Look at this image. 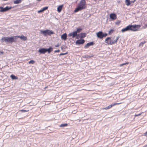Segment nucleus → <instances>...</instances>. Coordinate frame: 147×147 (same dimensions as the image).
<instances>
[{"label":"nucleus","mask_w":147,"mask_h":147,"mask_svg":"<svg viewBox=\"0 0 147 147\" xmlns=\"http://www.w3.org/2000/svg\"><path fill=\"white\" fill-rule=\"evenodd\" d=\"M18 38H20L21 39L25 41L27 40V38L26 36H25L23 35L20 36H12L11 37H3L1 40L3 42H9V43H11L13 42H15L16 41L15 40L16 39Z\"/></svg>","instance_id":"f257e3e1"},{"label":"nucleus","mask_w":147,"mask_h":147,"mask_svg":"<svg viewBox=\"0 0 147 147\" xmlns=\"http://www.w3.org/2000/svg\"><path fill=\"white\" fill-rule=\"evenodd\" d=\"M86 7V2L85 0H81L77 7L75 9L74 12H77L81 10L85 9Z\"/></svg>","instance_id":"f03ea898"},{"label":"nucleus","mask_w":147,"mask_h":147,"mask_svg":"<svg viewBox=\"0 0 147 147\" xmlns=\"http://www.w3.org/2000/svg\"><path fill=\"white\" fill-rule=\"evenodd\" d=\"M115 38V36H114L112 38L110 37H107L105 40V43L108 45H112L116 43L119 39V37H117L115 39H114Z\"/></svg>","instance_id":"7ed1b4c3"},{"label":"nucleus","mask_w":147,"mask_h":147,"mask_svg":"<svg viewBox=\"0 0 147 147\" xmlns=\"http://www.w3.org/2000/svg\"><path fill=\"white\" fill-rule=\"evenodd\" d=\"M130 30L133 31H136L138 30L141 26L140 25H129Z\"/></svg>","instance_id":"20e7f679"},{"label":"nucleus","mask_w":147,"mask_h":147,"mask_svg":"<svg viewBox=\"0 0 147 147\" xmlns=\"http://www.w3.org/2000/svg\"><path fill=\"white\" fill-rule=\"evenodd\" d=\"M40 33L45 36L47 35H50L51 34H53L54 33V32L52 30H41L40 31Z\"/></svg>","instance_id":"39448f33"},{"label":"nucleus","mask_w":147,"mask_h":147,"mask_svg":"<svg viewBox=\"0 0 147 147\" xmlns=\"http://www.w3.org/2000/svg\"><path fill=\"white\" fill-rule=\"evenodd\" d=\"M97 37L100 38L102 39L104 37H105L107 36V34L106 33H103L102 31H99L96 33Z\"/></svg>","instance_id":"423d86ee"},{"label":"nucleus","mask_w":147,"mask_h":147,"mask_svg":"<svg viewBox=\"0 0 147 147\" xmlns=\"http://www.w3.org/2000/svg\"><path fill=\"white\" fill-rule=\"evenodd\" d=\"M12 7H9L8 6H7L6 7H5V8H3L2 7H0V12H5L6 11H8V10L11 9Z\"/></svg>","instance_id":"0eeeda50"},{"label":"nucleus","mask_w":147,"mask_h":147,"mask_svg":"<svg viewBox=\"0 0 147 147\" xmlns=\"http://www.w3.org/2000/svg\"><path fill=\"white\" fill-rule=\"evenodd\" d=\"M121 103H122L121 102L119 103H113V104H112L109 105V106H108L107 107L103 108L102 109H105V110L109 109L111 108L113 106H114L115 105H119Z\"/></svg>","instance_id":"6e6552de"},{"label":"nucleus","mask_w":147,"mask_h":147,"mask_svg":"<svg viewBox=\"0 0 147 147\" xmlns=\"http://www.w3.org/2000/svg\"><path fill=\"white\" fill-rule=\"evenodd\" d=\"M77 36V34L76 32H71L68 34V36H72L73 38H74Z\"/></svg>","instance_id":"1a4fd4ad"},{"label":"nucleus","mask_w":147,"mask_h":147,"mask_svg":"<svg viewBox=\"0 0 147 147\" xmlns=\"http://www.w3.org/2000/svg\"><path fill=\"white\" fill-rule=\"evenodd\" d=\"M110 18L113 20H115L117 19V15L114 13H111L110 15Z\"/></svg>","instance_id":"9d476101"},{"label":"nucleus","mask_w":147,"mask_h":147,"mask_svg":"<svg viewBox=\"0 0 147 147\" xmlns=\"http://www.w3.org/2000/svg\"><path fill=\"white\" fill-rule=\"evenodd\" d=\"M38 52L41 54H45L46 52V49L42 48L39 49Z\"/></svg>","instance_id":"9b49d317"},{"label":"nucleus","mask_w":147,"mask_h":147,"mask_svg":"<svg viewBox=\"0 0 147 147\" xmlns=\"http://www.w3.org/2000/svg\"><path fill=\"white\" fill-rule=\"evenodd\" d=\"M130 27H129V25H128L127 27H126L125 28H123L121 30V31L123 32H124L130 30Z\"/></svg>","instance_id":"f8f14e48"},{"label":"nucleus","mask_w":147,"mask_h":147,"mask_svg":"<svg viewBox=\"0 0 147 147\" xmlns=\"http://www.w3.org/2000/svg\"><path fill=\"white\" fill-rule=\"evenodd\" d=\"M94 43L93 42H91L87 43L85 46L84 48L85 49L87 48L88 47L93 45Z\"/></svg>","instance_id":"ddd939ff"},{"label":"nucleus","mask_w":147,"mask_h":147,"mask_svg":"<svg viewBox=\"0 0 147 147\" xmlns=\"http://www.w3.org/2000/svg\"><path fill=\"white\" fill-rule=\"evenodd\" d=\"M84 42L85 41L84 39H80L77 40L76 43V44H83Z\"/></svg>","instance_id":"4468645a"},{"label":"nucleus","mask_w":147,"mask_h":147,"mask_svg":"<svg viewBox=\"0 0 147 147\" xmlns=\"http://www.w3.org/2000/svg\"><path fill=\"white\" fill-rule=\"evenodd\" d=\"M63 5L59 6L57 8V11L59 12H60L61 11L63 7Z\"/></svg>","instance_id":"2eb2a0df"},{"label":"nucleus","mask_w":147,"mask_h":147,"mask_svg":"<svg viewBox=\"0 0 147 147\" xmlns=\"http://www.w3.org/2000/svg\"><path fill=\"white\" fill-rule=\"evenodd\" d=\"M67 35L66 33H65L62 34L61 36V38L65 40L67 39Z\"/></svg>","instance_id":"dca6fc26"},{"label":"nucleus","mask_w":147,"mask_h":147,"mask_svg":"<svg viewBox=\"0 0 147 147\" xmlns=\"http://www.w3.org/2000/svg\"><path fill=\"white\" fill-rule=\"evenodd\" d=\"M125 2L127 6H129L131 4V1L130 0H125Z\"/></svg>","instance_id":"f3484780"},{"label":"nucleus","mask_w":147,"mask_h":147,"mask_svg":"<svg viewBox=\"0 0 147 147\" xmlns=\"http://www.w3.org/2000/svg\"><path fill=\"white\" fill-rule=\"evenodd\" d=\"M22 1L21 0H16L14 1L13 3L15 4H17L21 3Z\"/></svg>","instance_id":"a211bd4d"},{"label":"nucleus","mask_w":147,"mask_h":147,"mask_svg":"<svg viewBox=\"0 0 147 147\" xmlns=\"http://www.w3.org/2000/svg\"><path fill=\"white\" fill-rule=\"evenodd\" d=\"M10 77L13 80L18 79V77L15 76L13 74L11 75Z\"/></svg>","instance_id":"6ab92c4d"},{"label":"nucleus","mask_w":147,"mask_h":147,"mask_svg":"<svg viewBox=\"0 0 147 147\" xmlns=\"http://www.w3.org/2000/svg\"><path fill=\"white\" fill-rule=\"evenodd\" d=\"M79 36H80L79 37L80 38H83L85 37L86 35L85 33H81L80 34H79Z\"/></svg>","instance_id":"aec40b11"},{"label":"nucleus","mask_w":147,"mask_h":147,"mask_svg":"<svg viewBox=\"0 0 147 147\" xmlns=\"http://www.w3.org/2000/svg\"><path fill=\"white\" fill-rule=\"evenodd\" d=\"M46 52H48V53H49L53 51V48L51 47H49L48 49H46Z\"/></svg>","instance_id":"412c9836"},{"label":"nucleus","mask_w":147,"mask_h":147,"mask_svg":"<svg viewBox=\"0 0 147 147\" xmlns=\"http://www.w3.org/2000/svg\"><path fill=\"white\" fill-rule=\"evenodd\" d=\"M68 124L67 123L62 124L60 125V127H64L67 126Z\"/></svg>","instance_id":"4be33fe9"},{"label":"nucleus","mask_w":147,"mask_h":147,"mask_svg":"<svg viewBox=\"0 0 147 147\" xmlns=\"http://www.w3.org/2000/svg\"><path fill=\"white\" fill-rule=\"evenodd\" d=\"M129 62H127L125 63L121 64L120 65V66L121 67V66H123L124 65L128 64H129Z\"/></svg>","instance_id":"5701e85b"},{"label":"nucleus","mask_w":147,"mask_h":147,"mask_svg":"<svg viewBox=\"0 0 147 147\" xmlns=\"http://www.w3.org/2000/svg\"><path fill=\"white\" fill-rule=\"evenodd\" d=\"M82 30V29L80 28H78L77 29L76 31H75V32H76L77 34L78 32H80Z\"/></svg>","instance_id":"b1692460"},{"label":"nucleus","mask_w":147,"mask_h":147,"mask_svg":"<svg viewBox=\"0 0 147 147\" xmlns=\"http://www.w3.org/2000/svg\"><path fill=\"white\" fill-rule=\"evenodd\" d=\"M35 63V61L33 60H31L28 62V63L29 64H33Z\"/></svg>","instance_id":"393cba45"},{"label":"nucleus","mask_w":147,"mask_h":147,"mask_svg":"<svg viewBox=\"0 0 147 147\" xmlns=\"http://www.w3.org/2000/svg\"><path fill=\"white\" fill-rule=\"evenodd\" d=\"M114 30H113V29H111L110 30H109V34H111L112 33L113 31H114Z\"/></svg>","instance_id":"a878e982"},{"label":"nucleus","mask_w":147,"mask_h":147,"mask_svg":"<svg viewBox=\"0 0 147 147\" xmlns=\"http://www.w3.org/2000/svg\"><path fill=\"white\" fill-rule=\"evenodd\" d=\"M20 111L22 112H26L28 111H29V110H24L22 109V110H20Z\"/></svg>","instance_id":"bb28decb"},{"label":"nucleus","mask_w":147,"mask_h":147,"mask_svg":"<svg viewBox=\"0 0 147 147\" xmlns=\"http://www.w3.org/2000/svg\"><path fill=\"white\" fill-rule=\"evenodd\" d=\"M48 7H43L42 9V11H44L46 10V9H48Z\"/></svg>","instance_id":"cd10ccee"},{"label":"nucleus","mask_w":147,"mask_h":147,"mask_svg":"<svg viewBox=\"0 0 147 147\" xmlns=\"http://www.w3.org/2000/svg\"><path fill=\"white\" fill-rule=\"evenodd\" d=\"M67 53H68L67 52H66V53H61L59 55L61 56V55H65L67 54Z\"/></svg>","instance_id":"c85d7f7f"},{"label":"nucleus","mask_w":147,"mask_h":147,"mask_svg":"<svg viewBox=\"0 0 147 147\" xmlns=\"http://www.w3.org/2000/svg\"><path fill=\"white\" fill-rule=\"evenodd\" d=\"M120 22H121V21H120L118 20L117 21V22H116L115 23L116 24L118 25L120 24Z\"/></svg>","instance_id":"c756f323"},{"label":"nucleus","mask_w":147,"mask_h":147,"mask_svg":"<svg viewBox=\"0 0 147 147\" xmlns=\"http://www.w3.org/2000/svg\"><path fill=\"white\" fill-rule=\"evenodd\" d=\"M145 43V42H141V43L140 44V45H143V44H144Z\"/></svg>","instance_id":"7c9ffc66"},{"label":"nucleus","mask_w":147,"mask_h":147,"mask_svg":"<svg viewBox=\"0 0 147 147\" xmlns=\"http://www.w3.org/2000/svg\"><path fill=\"white\" fill-rule=\"evenodd\" d=\"M142 114V113H140V114H136L135 115V117H137V116H138L140 115H141Z\"/></svg>","instance_id":"2f4dec72"},{"label":"nucleus","mask_w":147,"mask_h":147,"mask_svg":"<svg viewBox=\"0 0 147 147\" xmlns=\"http://www.w3.org/2000/svg\"><path fill=\"white\" fill-rule=\"evenodd\" d=\"M43 11H42V9H41L40 10L38 11V13H40L41 12H43Z\"/></svg>","instance_id":"473e14b6"},{"label":"nucleus","mask_w":147,"mask_h":147,"mask_svg":"<svg viewBox=\"0 0 147 147\" xmlns=\"http://www.w3.org/2000/svg\"><path fill=\"white\" fill-rule=\"evenodd\" d=\"M136 0H134L133 1H131V3H134L136 1Z\"/></svg>","instance_id":"72a5a7b5"},{"label":"nucleus","mask_w":147,"mask_h":147,"mask_svg":"<svg viewBox=\"0 0 147 147\" xmlns=\"http://www.w3.org/2000/svg\"><path fill=\"white\" fill-rule=\"evenodd\" d=\"M144 135L145 136H147V131L144 134Z\"/></svg>","instance_id":"f704fd0d"},{"label":"nucleus","mask_w":147,"mask_h":147,"mask_svg":"<svg viewBox=\"0 0 147 147\" xmlns=\"http://www.w3.org/2000/svg\"><path fill=\"white\" fill-rule=\"evenodd\" d=\"M59 44H58L57 45H56L55 46V47H59Z\"/></svg>","instance_id":"c9c22d12"},{"label":"nucleus","mask_w":147,"mask_h":147,"mask_svg":"<svg viewBox=\"0 0 147 147\" xmlns=\"http://www.w3.org/2000/svg\"><path fill=\"white\" fill-rule=\"evenodd\" d=\"M59 51H60V50H58L55 51V52H59Z\"/></svg>","instance_id":"e433bc0d"},{"label":"nucleus","mask_w":147,"mask_h":147,"mask_svg":"<svg viewBox=\"0 0 147 147\" xmlns=\"http://www.w3.org/2000/svg\"><path fill=\"white\" fill-rule=\"evenodd\" d=\"M3 52L2 51H0V54H3Z\"/></svg>","instance_id":"4c0bfd02"},{"label":"nucleus","mask_w":147,"mask_h":147,"mask_svg":"<svg viewBox=\"0 0 147 147\" xmlns=\"http://www.w3.org/2000/svg\"><path fill=\"white\" fill-rule=\"evenodd\" d=\"M79 38V37H78V36H77L76 37V38H77V39H78V38Z\"/></svg>","instance_id":"58836bf2"},{"label":"nucleus","mask_w":147,"mask_h":147,"mask_svg":"<svg viewBox=\"0 0 147 147\" xmlns=\"http://www.w3.org/2000/svg\"><path fill=\"white\" fill-rule=\"evenodd\" d=\"M47 88V87H46L45 88Z\"/></svg>","instance_id":"ea45409f"}]
</instances>
